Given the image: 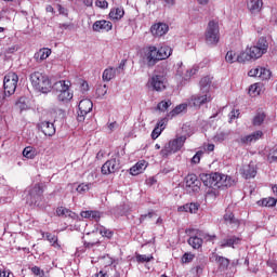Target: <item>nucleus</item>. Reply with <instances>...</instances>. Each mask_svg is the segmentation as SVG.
I'll list each match as a JSON object with an SVG mask.
<instances>
[{"label": "nucleus", "instance_id": "f257e3e1", "mask_svg": "<svg viewBox=\"0 0 277 277\" xmlns=\"http://www.w3.org/2000/svg\"><path fill=\"white\" fill-rule=\"evenodd\" d=\"M269 44L265 38H260L258 42L250 48H247L245 52H240V62H251V60H261L265 53H267Z\"/></svg>", "mask_w": 277, "mask_h": 277}, {"label": "nucleus", "instance_id": "f03ea898", "mask_svg": "<svg viewBox=\"0 0 277 277\" xmlns=\"http://www.w3.org/2000/svg\"><path fill=\"white\" fill-rule=\"evenodd\" d=\"M201 181L206 187L220 189V187H230L234 181L230 176L222 173L201 174Z\"/></svg>", "mask_w": 277, "mask_h": 277}, {"label": "nucleus", "instance_id": "7ed1b4c3", "mask_svg": "<svg viewBox=\"0 0 277 277\" xmlns=\"http://www.w3.org/2000/svg\"><path fill=\"white\" fill-rule=\"evenodd\" d=\"M71 85L72 83L69 80H60L53 84L58 103H70L75 96V93L70 90Z\"/></svg>", "mask_w": 277, "mask_h": 277}, {"label": "nucleus", "instance_id": "20e7f679", "mask_svg": "<svg viewBox=\"0 0 277 277\" xmlns=\"http://www.w3.org/2000/svg\"><path fill=\"white\" fill-rule=\"evenodd\" d=\"M30 82L31 85L38 90V92H42L43 94H49V92L53 90L51 79H49L47 74H42L40 71L30 74Z\"/></svg>", "mask_w": 277, "mask_h": 277}, {"label": "nucleus", "instance_id": "39448f33", "mask_svg": "<svg viewBox=\"0 0 277 277\" xmlns=\"http://www.w3.org/2000/svg\"><path fill=\"white\" fill-rule=\"evenodd\" d=\"M198 70H200V66L198 65H193L190 68H187L183 65V62H179L176 64L175 79L183 85V83L190 81L192 77H194Z\"/></svg>", "mask_w": 277, "mask_h": 277}, {"label": "nucleus", "instance_id": "423d86ee", "mask_svg": "<svg viewBox=\"0 0 277 277\" xmlns=\"http://www.w3.org/2000/svg\"><path fill=\"white\" fill-rule=\"evenodd\" d=\"M205 40L208 47H217L220 42V24L216 21H210L208 23Z\"/></svg>", "mask_w": 277, "mask_h": 277}, {"label": "nucleus", "instance_id": "0eeeda50", "mask_svg": "<svg viewBox=\"0 0 277 277\" xmlns=\"http://www.w3.org/2000/svg\"><path fill=\"white\" fill-rule=\"evenodd\" d=\"M185 142H187V136L185 135L176 136L169 141L160 151L161 157H170V155L179 153V150L185 146Z\"/></svg>", "mask_w": 277, "mask_h": 277}, {"label": "nucleus", "instance_id": "6e6552de", "mask_svg": "<svg viewBox=\"0 0 277 277\" xmlns=\"http://www.w3.org/2000/svg\"><path fill=\"white\" fill-rule=\"evenodd\" d=\"M18 85V75L16 72H9L4 76L3 88L8 96H12L16 92Z\"/></svg>", "mask_w": 277, "mask_h": 277}, {"label": "nucleus", "instance_id": "1a4fd4ad", "mask_svg": "<svg viewBox=\"0 0 277 277\" xmlns=\"http://www.w3.org/2000/svg\"><path fill=\"white\" fill-rule=\"evenodd\" d=\"M202 239L206 241H213L215 239V235H209L203 232H197L196 236H192L188 239V243L194 250H199V248H202Z\"/></svg>", "mask_w": 277, "mask_h": 277}, {"label": "nucleus", "instance_id": "9d476101", "mask_svg": "<svg viewBox=\"0 0 277 277\" xmlns=\"http://www.w3.org/2000/svg\"><path fill=\"white\" fill-rule=\"evenodd\" d=\"M148 85L156 92H163L168 85V78L163 74L154 75L149 78Z\"/></svg>", "mask_w": 277, "mask_h": 277}, {"label": "nucleus", "instance_id": "9b49d317", "mask_svg": "<svg viewBox=\"0 0 277 277\" xmlns=\"http://www.w3.org/2000/svg\"><path fill=\"white\" fill-rule=\"evenodd\" d=\"M25 194H27L26 201L28 205H40V200H42V188H40L39 184H36L32 188H28Z\"/></svg>", "mask_w": 277, "mask_h": 277}, {"label": "nucleus", "instance_id": "f8f14e48", "mask_svg": "<svg viewBox=\"0 0 277 277\" xmlns=\"http://www.w3.org/2000/svg\"><path fill=\"white\" fill-rule=\"evenodd\" d=\"M92 107H94L92 100L84 98L79 102V105H78L79 111L77 117L78 122H83V120H85V117L88 116V114L92 111Z\"/></svg>", "mask_w": 277, "mask_h": 277}, {"label": "nucleus", "instance_id": "ddd939ff", "mask_svg": "<svg viewBox=\"0 0 277 277\" xmlns=\"http://www.w3.org/2000/svg\"><path fill=\"white\" fill-rule=\"evenodd\" d=\"M213 101V96L211 92H202L199 94L193 95L190 98V103H193L194 107H200L201 105H207V103H211Z\"/></svg>", "mask_w": 277, "mask_h": 277}, {"label": "nucleus", "instance_id": "4468645a", "mask_svg": "<svg viewBox=\"0 0 277 277\" xmlns=\"http://www.w3.org/2000/svg\"><path fill=\"white\" fill-rule=\"evenodd\" d=\"M249 77H259L262 81L272 79V71L265 67H255L249 71Z\"/></svg>", "mask_w": 277, "mask_h": 277}, {"label": "nucleus", "instance_id": "2eb2a0df", "mask_svg": "<svg viewBox=\"0 0 277 277\" xmlns=\"http://www.w3.org/2000/svg\"><path fill=\"white\" fill-rule=\"evenodd\" d=\"M247 10L253 16H256V14H261L263 10V0H247Z\"/></svg>", "mask_w": 277, "mask_h": 277}, {"label": "nucleus", "instance_id": "dca6fc26", "mask_svg": "<svg viewBox=\"0 0 277 277\" xmlns=\"http://www.w3.org/2000/svg\"><path fill=\"white\" fill-rule=\"evenodd\" d=\"M145 57L147 60V63L149 66H155V64L157 62H160L159 60V52L157 50V47L155 45H150L148 49H147V52L145 54Z\"/></svg>", "mask_w": 277, "mask_h": 277}, {"label": "nucleus", "instance_id": "f3484780", "mask_svg": "<svg viewBox=\"0 0 277 277\" xmlns=\"http://www.w3.org/2000/svg\"><path fill=\"white\" fill-rule=\"evenodd\" d=\"M93 31H111V29H114V24H111V22L106 21V19H100L94 22L93 26H92Z\"/></svg>", "mask_w": 277, "mask_h": 277}, {"label": "nucleus", "instance_id": "a211bd4d", "mask_svg": "<svg viewBox=\"0 0 277 277\" xmlns=\"http://www.w3.org/2000/svg\"><path fill=\"white\" fill-rule=\"evenodd\" d=\"M151 35L155 38H161V36H166L169 31V27L166 23H157L150 27Z\"/></svg>", "mask_w": 277, "mask_h": 277}, {"label": "nucleus", "instance_id": "6ab92c4d", "mask_svg": "<svg viewBox=\"0 0 277 277\" xmlns=\"http://www.w3.org/2000/svg\"><path fill=\"white\" fill-rule=\"evenodd\" d=\"M240 174L243 179H254L256 176V163L251 161L249 164H245L240 170Z\"/></svg>", "mask_w": 277, "mask_h": 277}, {"label": "nucleus", "instance_id": "aec40b11", "mask_svg": "<svg viewBox=\"0 0 277 277\" xmlns=\"http://www.w3.org/2000/svg\"><path fill=\"white\" fill-rule=\"evenodd\" d=\"M186 187L188 189H192V192H200V180H198V176L196 174H188L186 176Z\"/></svg>", "mask_w": 277, "mask_h": 277}, {"label": "nucleus", "instance_id": "412c9836", "mask_svg": "<svg viewBox=\"0 0 277 277\" xmlns=\"http://www.w3.org/2000/svg\"><path fill=\"white\" fill-rule=\"evenodd\" d=\"M38 128L40 129V131H42L43 134L48 135L49 137L55 135V126L52 122L41 121L38 124Z\"/></svg>", "mask_w": 277, "mask_h": 277}, {"label": "nucleus", "instance_id": "4be33fe9", "mask_svg": "<svg viewBox=\"0 0 277 277\" xmlns=\"http://www.w3.org/2000/svg\"><path fill=\"white\" fill-rule=\"evenodd\" d=\"M118 170V162L116 159H110L102 166V174H114Z\"/></svg>", "mask_w": 277, "mask_h": 277}, {"label": "nucleus", "instance_id": "5701e85b", "mask_svg": "<svg viewBox=\"0 0 277 277\" xmlns=\"http://www.w3.org/2000/svg\"><path fill=\"white\" fill-rule=\"evenodd\" d=\"M146 168H148V162L140 160L130 169V174H132V176H137V174H142Z\"/></svg>", "mask_w": 277, "mask_h": 277}, {"label": "nucleus", "instance_id": "b1692460", "mask_svg": "<svg viewBox=\"0 0 277 277\" xmlns=\"http://www.w3.org/2000/svg\"><path fill=\"white\" fill-rule=\"evenodd\" d=\"M51 49L49 48H42L38 52L35 53L34 57L38 64L41 62H44V60H48L51 56Z\"/></svg>", "mask_w": 277, "mask_h": 277}, {"label": "nucleus", "instance_id": "393cba45", "mask_svg": "<svg viewBox=\"0 0 277 277\" xmlns=\"http://www.w3.org/2000/svg\"><path fill=\"white\" fill-rule=\"evenodd\" d=\"M198 209H200V205L198 203H186L177 208L180 213H198Z\"/></svg>", "mask_w": 277, "mask_h": 277}, {"label": "nucleus", "instance_id": "a878e982", "mask_svg": "<svg viewBox=\"0 0 277 277\" xmlns=\"http://www.w3.org/2000/svg\"><path fill=\"white\" fill-rule=\"evenodd\" d=\"M239 57H241V53L237 55L235 51L229 50L225 55V62H227V64H235V62L245 64L246 61H240Z\"/></svg>", "mask_w": 277, "mask_h": 277}, {"label": "nucleus", "instance_id": "bb28decb", "mask_svg": "<svg viewBox=\"0 0 277 277\" xmlns=\"http://www.w3.org/2000/svg\"><path fill=\"white\" fill-rule=\"evenodd\" d=\"M211 83H213V78H211V76H206L201 78L199 82L200 92H211Z\"/></svg>", "mask_w": 277, "mask_h": 277}, {"label": "nucleus", "instance_id": "cd10ccee", "mask_svg": "<svg viewBox=\"0 0 277 277\" xmlns=\"http://www.w3.org/2000/svg\"><path fill=\"white\" fill-rule=\"evenodd\" d=\"M170 55H172V48L163 45L158 49V58L160 60V62L161 60H168Z\"/></svg>", "mask_w": 277, "mask_h": 277}, {"label": "nucleus", "instance_id": "c85d7f7f", "mask_svg": "<svg viewBox=\"0 0 277 277\" xmlns=\"http://www.w3.org/2000/svg\"><path fill=\"white\" fill-rule=\"evenodd\" d=\"M122 16H124V9L122 8H115L109 12V18H111V21H120Z\"/></svg>", "mask_w": 277, "mask_h": 277}, {"label": "nucleus", "instance_id": "c756f323", "mask_svg": "<svg viewBox=\"0 0 277 277\" xmlns=\"http://www.w3.org/2000/svg\"><path fill=\"white\" fill-rule=\"evenodd\" d=\"M116 77V68L108 67L103 71L102 79L103 81H111Z\"/></svg>", "mask_w": 277, "mask_h": 277}, {"label": "nucleus", "instance_id": "7c9ffc66", "mask_svg": "<svg viewBox=\"0 0 277 277\" xmlns=\"http://www.w3.org/2000/svg\"><path fill=\"white\" fill-rule=\"evenodd\" d=\"M56 215H58V217H75V212L68 210V208L60 207L56 209Z\"/></svg>", "mask_w": 277, "mask_h": 277}, {"label": "nucleus", "instance_id": "2f4dec72", "mask_svg": "<svg viewBox=\"0 0 277 277\" xmlns=\"http://www.w3.org/2000/svg\"><path fill=\"white\" fill-rule=\"evenodd\" d=\"M38 151L31 146L25 147L23 150V156L26 157V159H36Z\"/></svg>", "mask_w": 277, "mask_h": 277}, {"label": "nucleus", "instance_id": "473e14b6", "mask_svg": "<svg viewBox=\"0 0 277 277\" xmlns=\"http://www.w3.org/2000/svg\"><path fill=\"white\" fill-rule=\"evenodd\" d=\"M235 243H239V238L230 237L221 241V248H233Z\"/></svg>", "mask_w": 277, "mask_h": 277}, {"label": "nucleus", "instance_id": "72a5a7b5", "mask_svg": "<svg viewBox=\"0 0 277 277\" xmlns=\"http://www.w3.org/2000/svg\"><path fill=\"white\" fill-rule=\"evenodd\" d=\"M214 261L217 263V265L221 269H226V267H228V265L230 263L228 261V259H226L224 256H220V255H214Z\"/></svg>", "mask_w": 277, "mask_h": 277}, {"label": "nucleus", "instance_id": "f704fd0d", "mask_svg": "<svg viewBox=\"0 0 277 277\" xmlns=\"http://www.w3.org/2000/svg\"><path fill=\"white\" fill-rule=\"evenodd\" d=\"M185 109H187V104H180L172 111L169 113V117L174 118V116H179V114H183Z\"/></svg>", "mask_w": 277, "mask_h": 277}, {"label": "nucleus", "instance_id": "c9c22d12", "mask_svg": "<svg viewBox=\"0 0 277 277\" xmlns=\"http://www.w3.org/2000/svg\"><path fill=\"white\" fill-rule=\"evenodd\" d=\"M97 232L100 233V235H102V237H106L107 239H111L114 237V232L105 226L100 225L97 227Z\"/></svg>", "mask_w": 277, "mask_h": 277}, {"label": "nucleus", "instance_id": "e433bc0d", "mask_svg": "<svg viewBox=\"0 0 277 277\" xmlns=\"http://www.w3.org/2000/svg\"><path fill=\"white\" fill-rule=\"evenodd\" d=\"M276 198L267 197L259 201V205H261L262 207H276Z\"/></svg>", "mask_w": 277, "mask_h": 277}, {"label": "nucleus", "instance_id": "4c0bfd02", "mask_svg": "<svg viewBox=\"0 0 277 277\" xmlns=\"http://www.w3.org/2000/svg\"><path fill=\"white\" fill-rule=\"evenodd\" d=\"M224 221L226 222V224H235V226L239 225V221L235 219V214H233V212H227L224 215Z\"/></svg>", "mask_w": 277, "mask_h": 277}, {"label": "nucleus", "instance_id": "58836bf2", "mask_svg": "<svg viewBox=\"0 0 277 277\" xmlns=\"http://www.w3.org/2000/svg\"><path fill=\"white\" fill-rule=\"evenodd\" d=\"M265 122V113H258L253 118L254 127H261Z\"/></svg>", "mask_w": 277, "mask_h": 277}, {"label": "nucleus", "instance_id": "ea45409f", "mask_svg": "<svg viewBox=\"0 0 277 277\" xmlns=\"http://www.w3.org/2000/svg\"><path fill=\"white\" fill-rule=\"evenodd\" d=\"M91 188H92V183H82L78 185V187L76 188V192H78V194H85L90 192Z\"/></svg>", "mask_w": 277, "mask_h": 277}, {"label": "nucleus", "instance_id": "a19ab883", "mask_svg": "<svg viewBox=\"0 0 277 277\" xmlns=\"http://www.w3.org/2000/svg\"><path fill=\"white\" fill-rule=\"evenodd\" d=\"M249 94L250 96H259V94H261V84L259 83L251 84L249 88Z\"/></svg>", "mask_w": 277, "mask_h": 277}, {"label": "nucleus", "instance_id": "79ce46f5", "mask_svg": "<svg viewBox=\"0 0 277 277\" xmlns=\"http://www.w3.org/2000/svg\"><path fill=\"white\" fill-rule=\"evenodd\" d=\"M172 106V102L170 100L168 101H161L158 105H157V109L159 111H168V107Z\"/></svg>", "mask_w": 277, "mask_h": 277}, {"label": "nucleus", "instance_id": "37998d69", "mask_svg": "<svg viewBox=\"0 0 277 277\" xmlns=\"http://www.w3.org/2000/svg\"><path fill=\"white\" fill-rule=\"evenodd\" d=\"M136 261L137 263H150V261H153V255L136 254Z\"/></svg>", "mask_w": 277, "mask_h": 277}, {"label": "nucleus", "instance_id": "c03bdc74", "mask_svg": "<svg viewBox=\"0 0 277 277\" xmlns=\"http://www.w3.org/2000/svg\"><path fill=\"white\" fill-rule=\"evenodd\" d=\"M30 272L34 274V276L47 277V274L44 273V271L42 268H40V266L30 267Z\"/></svg>", "mask_w": 277, "mask_h": 277}, {"label": "nucleus", "instance_id": "a18cd8bd", "mask_svg": "<svg viewBox=\"0 0 277 277\" xmlns=\"http://www.w3.org/2000/svg\"><path fill=\"white\" fill-rule=\"evenodd\" d=\"M43 237H45V239H48V241L50 243H52L54 247L57 246V236H55L51 233H45V234H43Z\"/></svg>", "mask_w": 277, "mask_h": 277}, {"label": "nucleus", "instance_id": "49530a36", "mask_svg": "<svg viewBox=\"0 0 277 277\" xmlns=\"http://www.w3.org/2000/svg\"><path fill=\"white\" fill-rule=\"evenodd\" d=\"M105 94H107V85L106 84L98 85L96 89V96L98 98H103V96H105Z\"/></svg>", "mask_w": 277, "mask_h": 277}, {"label": "nucleus", "instance_id": "de8ad7c7", "mask_svg": "<svg viewBox=\"0 0 277 277\" xmlns=\"http://www.w3.org/2000/svg\"><path fill=\"white\" fill-rule=\"evenodd\" d=\"M225 140H228V133L226 132H219L214 136V142L222 143V142H225Z\"/></svg>", "mask_w": 277, "mask_h": 277}, {"label": "nucleus", "instance_id": "09e8293b", "mask_svg": "<svg viewBox=\"0 0 277 277\" xmlns=\"http://www.w3.org/2000/svg\"><path fill=\"white\" fill-rule=\"evenodd\" d=\"M237 142H238V144H252V143H254L252 141L251 134L245 135V136H240Z\"/></svg>", "mask_w": 277, "mask_h": 277}, {"label": "nucleus", "instance_id": "8fccbe9b", "mask_svg": "<svg viewBox=\"0 0 277 277\" xmlns=\"http://www.w3.org/2000/svg\"><path fill=\"white\" fill-rule=\"evenodd\" d=\"M267 161H269V163H274V161H277V149H271L267 156Z\"/></svg>", "mask_w": 277, "mask_h": 277}, {"label": "nucleus", "instance_id": "3c124183", "mask_svg": "<svg viewBox=\"0 0 277 277\" xmlns=\"http://www.w3.org/2000/svg\"><path fill=\"white\" fill-rule=\"evenodd\" d=\"M195 258L196 255H194V253H184V255L182 256V263H192Z\"/></svg>", "mask_w": 277, "mask_h": 277}, {"label": "nucleus", "instance_id": "603ef678", "mask_svg": "<svg viewBox=\"0 0 277 277\" xmlns=\"http://www.w3.org/2000/svg\"><path fill=\"white\" fill-rule=\"evenodd\" d=\"M95 5L96 8H101L102 10H107V8H109V3L107 2V0H96Z\"/></svg>", "mask_w": 277, "mask_h": 277}, {"label": "nucleus", "instance_id": "864d4df0", "mask_svg": "<svg viewBox=\"0 0 277 277\" xmlns=\"http://www.w3.org/2000/svg\"><path fill=\"white\" fill-rule=\"evenodd\" d=\"M261 137H263V131H261V130H258V131L251 133V140L253 142H259V140H261Z\"/></svg>", "mask_w": 277, "mask_h": 277}, {"label": "nucleus", "instance_id": "5fc2aeb1", "mask_svg": "<svg viewBox=\"0 0 277 277\" xmlns=\"http://www.w3.org/2000/svg\"><path fill=\"white\" fill-rule=\"evenodd\" d=\"M89 220H95V222H98V220H101V212L96 210H91Z\"/></svg>", "mask_w": 277, "mask_h": 277}, {"label": "nucleus", "instance_id": "6e6d98bb", "mask_svg": "<svg viewBox=\"0 0 277 277\" xmlns=\"http://www.w3.org/2000/svg\"><path fill=\"white\" fill-rule=\"evenodd\" d=\"M17 107L23 111L27 109V104L25 103V97H19V100L16 102Z\"/></svg>", "mask_w": 277, "mask_h": 277}, {"label": "nucleus", "instance_id": "4d7b16f0", "mask_svg": "<svg viewBox=\"0 0 277 277\" xmlns=\"http://www.w3.org/2000/svg\"><path fill=\"white\" fill-rule=\"evenodd\" d=\"M56 10H58V14L62 16H68V9L62 6V4H56Z\"/></svg>", "mask_w": 277, "mask_h": 277}, {"label": "nucleus", "instance_id": "13d9d810", "mask_svg": "<svg viewBox=\"0 0 277 277\" xmlns=\"http://www.w3.org/2000/svg\"><path fill=\"white\" fill-rule=\"evenodd\" d=\"M161 128H155L151 132V140H157V137H159V135H161Z\"/></svg>", "mask_w": 277, "mask_h": 277}, {"label": "nucleus", "instance_id": "bf43d9fd", "mask_svg": "<svg viewBox=\"0 0 277 277\" xmlns=\"http://www.w3.org/2000/svg\"><path fill=\"white\" fill-rule=\"evenodd\" d=\"M228 118H229V122H233V120H235L236 118H239V110L233 109L229 113Z\"/></svg>", "mask_w": 277, "mask_h": 277}, {"label": "nucleus", "instance_id": "052dcab7", "mask_svg": "<svg viewBox=\"0 0 277 277\" xmlns=\"http://www.w3.org/2000/svg\"><path fill=\"white\" fill-rule=\"evenodd\" d=\"M200 157H202V151H197L192 158V163H200Z\"/></svg>", "mask_w": 277, "mask_h": 277}, {"label": "nucleus", "instance_id": "680f3d73", "mask_svg": "<svg viewBox=\"0 0 277 277\" xmlns=\"http://www.w3.org/2000/svg\"><path fill=\"white\" fill-rule=\"evenodd\" d=\"M80 90L81 92H88V90H90V85L88 84L87 81L81 82Z\"/></svg>", "mask_w": 277, "mask_h": 277}, {"label": "nucleus", "instance_id": "e2e57ef3", "mask_svg": "<svg viewBox=\"0 0 277 277\" xmlns=\"http://www.w3.org/2000/svg\"><path fill=\"white\" fill-rule=\"evenodd\" d=\"M166 122H167L166 119H160L156 127L163 131V129H166Z\"/></svg>", "mask_w": 277, "mask_h": 277}, {"label": "nucleus", "instance_id": "0e129e2a", "mask_svg": "<svg viewBox=\"0 0 277 277\" xmlns=\"http://www.w3.org/2000/svg\"><path fill=\"white\" fill-rule=\"evenodd\" d=\"M10 274H12L10 269H0V277H10Z\"/></svg>", "mask_w": 277, "mask_h": 277}, {"label": "nucleus", "instance_id": "69168bd1", "mask_svg": "<svg viewBox=\"0 0 277 277\" xmlns=\"http://www.w3.org/2000/svg\"><path fill=\"white\" fill-rule=\"evenodd\" d=\"M90 213H91V210H87V211H82L80 213L81 217H84L85 220H90Z\"/></svg>", "mask_w": 277, "mask_h": 277}, {"label": "nucleus", "instance_id": "338daca9", "mask_svg": "<svg viewBox=\"0 0 277 277\" xmlns=\"http://www.w3.org/2000/svg\"><path fill=\"white\" fill-rule=\"evenodd\" d=\"M5 96H8V93H5V91L0 90V105H3V101H5Z\"/></svg>", "mask_w": 277, "mask_h": 277}, {"label": "nucleus", "instance_id": "774afa93", "mask_svg": "<svg viewBox=\"0 0 277 277\" xmlns=\"http://www.w3.org/2000/svg\"><path fill=\"white\" fill-rule=\"evenodd\" d=\"M83 4L87 8H92V5H94V0H83Z\"/></svg>", "mask_w": 277, "mask_h": 277}]
</instances>
